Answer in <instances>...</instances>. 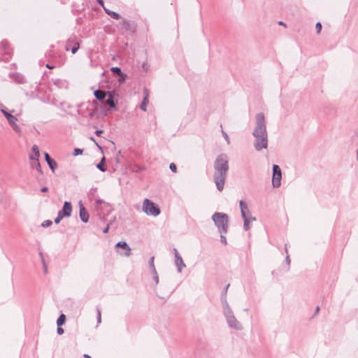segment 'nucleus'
I'll use <instances>...</instances> for the list:
<instances>
[{
	"label": "nucleus",
	"mask_w": 358,
	"mask_h": 358,
	"mask_svg": "<svg viewBox=\"0 0 358 358\" xmlns=\"http://www.w3.org/2000/svg\"><path fill=\"white\" fill-rule=\"evenodd\" d=\"M119 82L121 83H123L126 80V78H127V75L124 73H122V74H120L119 76Z\"/></svg>",
	"instance_id": "nucleus-35"
},
{
	"label": "nucleus",
	"mask_w": 358,
	"mask_h": 358,
	"mask_svg": "<svg viewBox=\"0 0 358 358\" xmlns=\"http://www.w3.org/2000/svg\"><path fill=\"white\" fill-rule=\"evenodd\" d=\"M84 357L85 358H91L90 356L89 355H87V354L84 355Z\"/></svg>",
	"instance_id": "nucleus-53"
},
{
	"label": "nucleus",
	"mask_w": 358,
	"mask_h": 358,
	"mask_svg": "<svg viewBox=\"0 0 358 358\" xmlns=\"http://www.w3.org/2000/svg\"><path fill=\"white\" fill-rule=\"evenodd\" d=\"M66 317L64 314H61L57 320V324L58 327H61L65 322Z\"/></svg>",
	"instance_id": "nucleus-23"
},
{
	"label": "nucleus",
	"mask_w": 358,
	"mask_h": 358,
	"mask_svg": "<svg viewBox=\"0 0 358 358\" xmlns=\"http://www.w3.org/2000/svg\"><path fill=\"white\" fill-rule=\"evenodd\" d=\"M229 287V284L227 285L221 294V302L222 303V298L224 297L227 299V292Z\"/></svg>",
	"instance_id": "nucleus-30"
},
{
	"label": "nucleus",
	"mask_w": 358,
	"mask_h": 358,
	"mask_svg": "<svg viewBox=\"0 0 358 358\" xmlns=\"http://www.w3.org/2000/svg\"><path fill=\"white\" fill-rule=\"evenodd\" d=\"M109 227L107 226L106 228L103 229V233L106 234L108 231Z\"/></svg>",
	"instance_id": "nucleus-47"
},
{
	"label": "nucleus",
	"mask_w": 358,
	"mask_h": 358,
	"mask_svg": "<svg viewBox=\"0 0 358 358\" xmlns=\"http://www.w3.org/2000/svg\"><path fill=\"white\" fill-rule=\"evenodd\" d=\"M214 181L217 190L221 192L224 189L229 171V162L227 155L221 154L217 156L214 162Z\"/></svg>",
	"instance_id": "nucleus-2"
},
{
	"label": "nucleus",
	"mask_w": 358,
	"mask_h": 358,
	"mask_svg": "<svg viewBox=\"0 0 358 358\" xmlns=\"http://www.w3.org/2000/svg\"><path fill=\"white\" fill-rule=\"evenodd\" d=\"M107 94H108V92H106L101 90H96L94 92V95L96 97V99L99 101H104Z\"/></svg>",
	"instance_id": "nucleus-16"
},
{
	"label": "nucleus",
	"mask_w": 358,
	"mask_h": 358,
	"mask_svg": "<svg viewBox=\"0 0 358 358\" xmlns=\"http://www.w3.org/2000/svg\"><path fill=\"white\" fill-rule=\"evenodd\" d=\"M173 252L175 255V264L178 268V271L181 272L182 268L185 267V264L183 262V260L178 253L177 249L173 248Z\"/></svg>",
	"instance_id": "nucleus-10"
},
{
	"label": "nucleus",
	"mask_w": 358,
	"mask_h": 358,
	"mask_svg": "<svg viewBox=\"0 0 358 358\" xmlns=\"http://www.w3.org/2000/svg\"><path fill=\"white\" fill-rule=\"evenodd\" d=\"M319 310H320V307L319 306H317L316 308H315V313H317L319 312Z\"/></svg>",
	"instance_id": "nucleus-50"
},
{
	"label": "nucleus",
	"mask_w": 358,
	"mask_h": 358,
	"mask_svg": "<svg viewBox=\"0 0 358 358\" xmlns=\"http://www.w3.org/2000/svg\"><path fill=\"white\" fill-rule=\"evenodd\" d=\"M149 266L152 270V273H155L156 268L154 264V257H152L149 260Z\"/></svg>",
	"instance_id": "nucleus-27"
},
{
	"label": "nucleus",
	"mask_w": 358,
	"mask_h": 358,
	"mask_svg": "<svg viewBox=\"0 0 358 358\" xmlns=\"http://www.w3.org/2000/svg\"><path fill=\"white\" fill-rule=\"evenodd\" d=\"M315 29H316V31H317V34L320 33V31L322 30V24L320 22L316 23Z\"/></svg>",
	"instance_id": "nucleus-36"
},
{
	"label": "nucleus",
	"mask_w": 358,
	"mask_h": 358,
	"mask_svg": "<svg viewBox=\"0 0 358 358\" xmlns=\"http://www.w3.org/2000/svg\"><path fill=\"white\" fill-rule=\"evenodd\" d=\"M52 222L51 220H47L42 222L41 226L44 228L48 227L52 225Z\"/></svg>",
	"instance_id": "nucleus-31"
},
{
	"label": "nucleus",
	"mask_w": 358,
	"mask_h": 358,
	"mask_svg": "<svg viewBox=\"0 0 358 358\" xmlns=\"http://www.w3.org/2000/svg\"><path fill=\"white\" fill-rule=\"evenodd\" d=\"M357 137H358V132H357Z\"/></svg>",
	"instance_id": "nucleus-56"
},
{
	"label": "nucleus",
	"mask_w": 358,
	"mask_h": 358,
	"mask_svg": "<svg viewBox=\"0 0 358 358\" xmlns=\"http://www.w3.org/2000/svg\"><path fill=\"white\" fill-rule=\"evenodd\" d=\"M116 248H121L123 250V252H119L117 250V252L124 257H129L131 255V248L128 245V244L125 241H120L115 245Z\"/></svg>",
	"instance_id": "nucleus-8"
},
{
	"label": "nucleus",
	"mask_w": 358,
	"mask_h": 358,
	"mask_svg": "<svg viewBox=\"0 0 358 358\" xmlns=\"http://www.w3.org/2000/svg\"><path fill=\"white\" fill-rule=\"evenodd\" d=\"M105 157H103L101 159V162L96 164V168L100 170L101 172H105L106 171V168L105 166Z\"/></svg>",
	"instance_id": "nucleus-21"
},
{
	"label": "nucleus",
	"mask_w": 358,
	"mask_h": 358,
	"mask_svg": "<svg viewBox=\"0 0 358 358\" xmlns=\"http://www.w3.org/2000/svg\"><path fill=\"white\" fill-rule=\"evenodd\" d=\"M169 168L174 173L176 172L177 171V166L174 163H171L169 165Z\"/></svg>",
	"instance_id": "nucleus-38"
},
{
	"label": "nucleus",
	"mask_w": 358,
	"mask_h": 358,
	"mask_svg": "<svg viewBox=\"0 0 358 358\" xmlns=\"http://www.w3.org/2000/svg\"><path fill=\"white\" fill-rule=\"evenodd\" d=\"M48 191V188L47 187H43L41 188V192H46Z\"/></svg>",
	"instance_id": "nucleus-45"
},
{
	"label": "nucleus",
	"mask_w": 358,
	"mask_h": 358,
	"mask_svg": "<svg viewBox=\"0 0 358 358\" xmlns=\"http://www.w3.org/2000/svg\"><path fill=\"white\" fill-rule=\"evenodd\" d=\"M46 67H47V68H48V69H53V68H54V66H53L50 65L49 64H46Z\"/></svg>",
	"instance_id": "nucleus-48"
},
{
	"label": "nucleus",
	"mask_w": 358,
	"mask_h": 358,
	"mask_svg": "<svg viewBox=\"0 0 358 358\" xmlns=\"http://www.w3.org/2000/svg\"><path fill=\"white\" fill-rule=\"evenodd\" d=\"M92 190L96 191V188H94V189H91V191H92Z\"/></svg>",
	"instance_id": "nucleus-55"
},
{
	"label": "nucleus",
	"mask_w": 358,
	"mask_h": 358,
	"mask_svg": "<svg viewBox=\"0 0 358 358\" xmlns=\"http://www.w3.org/2000/svg\"><path fill=\"white\" fill-rule=\"evenodd\" d=\"M90 139H91L92 141H94V138L93 137H91V138H90Z\"/></svg>",
	"instance_id": "nucleus-54"
},
{
	"label": "nucleus",
	"mask_w": 358,
	"mask_h": 358,
	"mask_svg": "<svg viewBox=\"0 0 358 358\" xmlns=\"http://www.w3.org/2000/svg\"><path fill=\"white\" fill-rule=\"evenodd\" d=\"M252 136L255 138L254 148L257 151L267 148L268 132L265 116L263 113H258L255 115V127L252 132Z\"/></svg>",
	"instance_id": "nucleus-1"
},
{
	"label": "nucleus",
	"mask_w": 358,
	"mask_h": 358,
	"mask_svg": "<svg viewBox=\"0 0 358 358\" xmlns=\"http://www.w3.org/2000/svg\"><path fill=\"white\" fill-rule=\"evenodd\" d=\"M220 128H221L222 134V136H223L224 138V139H225V141H227V143L228 145H229V144H230V139H229V137L228 134H227V132H225V131L223 130V129H222V124H220Z\"/></svg>",
	"instance_id": "nucleus-24"
},
{
	"label": "nucleus",
	"mask_w": 358,
	"mask_h": 358,
	"mask_svg": "<svg viewBox=\"0 0 358 358\" xmlns=\"http://www.w3.org/2000/svg\"><path fill=\"white\" fill-rule=\"evenodd\" d=\"M152 274H153L154 280L155 281L156 284H158L159 283V276L157 275V271H155V273H152Z\"/></svg>",
	"instance_id": "nucleus-39"
},
{
	"label": "nucleus",
	"mask_w": 358,
	"mask_h": 358,
	"mask_svg": "<svg viewBox=\"0 0 358 358\" xmlns=\"http://www.w3.org/2000/svg\"><path fill=\"white\" fill-rule=\"evenodd\" d=\"M122 26H123L124 27H125L127 29H128L129 28V24H129V22L127 20H125V19H124V20H122Z\"/></svg>",
	"instance_id": "nucleus-37"
},
{
	"label": "nucleus",
	"mask_w": 358,
	"mask_h": 358,
	"mask_svg": "<svg viewBox=\"0 0 358 358\" xmlns=\"http://www.w3.org/2000/svg\"><path fill=\"white\" fill-rule=\"evenodd\" d=\"M31 158H32V159H35V158H36V156H35L34 155H30V156H29V159H30V161H31Z\"/></svg>",
	"instance_id": "nucleus-51"
},
{
	"label": "nucleus",
	"mask_w": 358,
	"mask_h": 358,
	"mask_svg": "<svg viewBox=\"0 0 358 358\" xmlns=\"http://www.w3.org/2000/svg\"><path fill=\"white\" fill-rule=\"evenodd\" d=\"M278 24H279L280 25H283V26H285V27L286 26V24H285L283 22H282V21H280V22H278Z\"/></svg>",
	"instance_id": "nucleus-52"
},
{
	"label": "nucleus",
	"mask_w": 358,
	"mask_h": 358,
	"mask_svg": "<svg viewBox=\"0 0 358 358\" xmlns=\"http://www.w3.org/2000/svg\"><path fill=\"white\" fill-rule=\"evenodd\" d=\"M108 98L104 101V103L108 105L111 108L116 109V101L114 99V92H108Z\"/></svg>",
	"instance_id": "nucleus-12"
},
{
	"label": "nucleus",
	"mask_w": 358,
	"mask_h": 358,
	"mask_svg": "<svg viewBox=\"0 0 358 358\" xmlns=\"http://www.w3.org/2000/svg\"><path fill=\"white\" fill-rule=\"evenodd\" d=\"M103 201L102 200H101V199H98V200L96 201V203H97V204H99V205H101V203H103Z\"/></svg>",
	"instance_id": "nucleus-49"
},
{
	"label": "nucleus",
	"mask_w": 358,
	"mask_h": 358,
	"mask_svg": "<svg viewBox=\"0 0 358 358\" xmlns=\"http://www.w3.org/2000/svg\"><path fill=\"white\" fill-rule=\"evenodd\" d=\"M96 312H97V323L100 324L101 322V310L99 308H96Z\"/></svg>",
	"instance_id": "nucleus-33"
},
{
	"label": "nucleus",
	"mask_w": 358,
	"mask_h": 358,
	"mask_svg": "<svg viewBox=\"0 0 358 358\" xmlns=\"http://www.w3.org/2000/svg\"><path fill=\"white\" fill-rule=\"evenodd\" d=\"M225 234H220V241L222 243L226 245L227 244V241Z\"/></svg>",
	"instance_id": "nucleus-32"
},
{
	"label": "nucleus",
	"mask_w": 358,
	"mask_h": 358,
	"mask_svg": "<svg viewBox=\"0 0 358 358\" xmlns=\"http://www.w3.org/2000/svg\"><path fill=\"white\" fill-rule=\"evenodd\" d=\"M143 210L148 215L154 217L159 215L161 213L160 208L148 199H145L143 201Z\"/></svg>",
	"instance_id": "nucleus-4"
},
{
	"label": "nucleus",
	"mask_w": 358,
	"mask_h": 358,
	"mask_svg": "<svg viewBox=\"0 0 358 358\" xmlns=\"http://www.w3.org/2000/svg\"><path fill=\"white\" fill-rule=\"evenodd\" d=\"M243 219V229L247 231L249 229V223L250 220H255V218L253 217H250V218H248L247 215H245V217H242Z\"/></svg>",
	"instance_id": "nucleus-19"
},
{
	"label": "nucleus",
	"mask_w": 358,
	"mask_h": 358,
	"mask_svg": "<svg viewBox=\"0 0 358 358\" xmlns=\"http://www.w3.org/2000/svg\"><path fill=\"white\" fill-rule=\"evenodd\" d=\"M79 215L80 217V220L86 223L89 220V213L87 212L85 207L83 206L81 202H80V210H79Z\"/></svg>",
	"instance_id": "nucleus-14"
},
{
	"label": "nucleus",
	"mask_w": 358,
	"mask_h": 358,
	"mask_svg": "<svg viewBox=\"0 0 358 358\" xmlns=\"http://www.w3.org/2000/svg\"><path fill=\"white\" fill-rule=\"evenodd\" d=\"M58 217H59L61 220H62L64 217H65L66 216L62 214V213L59 210L58 212V214H57V216Z\"/></svg>",
	"instance_id": "nucleus-41"
},
{
	"label": "nucleus",
	"mask_w": 358,
	"mask_h": 358,
	"mask_svg": "<svg viewBox=\"0 0 358 358\" xmlns=\"http://www.w3.org/2000/svg\"><path fill=\"white\" fill-rule=\"evenodd\" d=\"M42 262H43V269H44V272L45 273H47V266L45 265V262H44V259L43 258H42Z\"/></svg>",
	"instance_id": "nucleus-43"
},
{
	"label": "nucleus",
	"mask_w": 358,
	"mask_h": 358,
	"mask_svg": "<svg viewBox=\"0 0 358 358\" xmlns=\"http://www.w3.org/2000/svg\"><path fill=\"white\" fill-rule=\"evenodd\" d=\"M239 206L241 208V216L245 217V215H246L245 210H248V206L243 200L240 201Z\"/></svg>",
	"instance_id": "nucleus-20"
},
{
	"label": "nucleus",
	"mask_w": 358,
	"mask_h": 358,
	"mask_svg": "<svg viewBox=\"0 0 358 358\" xmlns=\"http://www.w3.org/2000/svg\"><path fill=\"white\" fill-rule=\"evenodd\" d=\"M285 251L287 254V256H286V258H285V262L286 264H287L288 267L289 266V264H290V259H289V256L288 255V250H287V244L285 245Z\"/></svg>",
	"instance_id": "nucleus-29"
},
{
	"label": "nucleus",
	"mask_w": 358,
	"mask_h": 358,
	"mask_svg": "<svg viewBox=\"0 0 358 358\" xmlns=\"http://www.w3.org/2000/svg\"><path fill=\"white\" fill-rule=\"evenodd\" d=\"M63 215L66 217H70L72 212V206L71 202L65 201L64 203L62 209L60 210Z\"/></svg>",
	"instance_id": "nucleus-15"
},
{
	"label": "nucleus",
	"mask_w": 358,
	"mask_h": 358,
	"mask_svg": "<svg viewBox=\"0 0 358 358\" xmlns=\"http://www.w3.org/2000/svg\"><path fill=\"white\" fill-rule=\"evenodd\" d=\"M83 152V149L75 148L74 150H73V155L74 156H77L78 155H82Z\"/></svg>",
	"instance_id": "nucleus-34"
},
{
	"label": "nucleus",
	"mask_w": 358,
	"mask_h": 358,
	"mask_svg": "<svg viewBox=\"0 0 358 358\" xmlns=\"http://www.w3.org/2000/svg\"><path fill=\"white\" fill-rule=\"evenodd\" d=\"M44 156H45V159L47 164H48L50 169L54 173L55 169L57 168V162L50 157L48 153L45 152Z\"/></svg>",
	"instance_id": "nucleus-13"
},
{
	"label": "nucleus",
	"mask_w": 358,
	"mask_h": 358,
	"mask_svg": "<svg viewBox=\"0 0 358 358\" xmlns=\"http://www.w3.org/2000/svg\"><path fill=\"white\" fill-rule=\"evenodd\" d=\"M222 305L223 308V314L226 319L232 315H234L233 310L230 308L227 299L224 297L222 298Z\"/></svg>",
	"instance_id": "nucleus-11"
},
{
	"label": "nucleus",
	"mask_w": 358,
	"mask_h": 358,
	"mask_svg": "<svg viewBox=\"0 0 358 358\" xmlns=\"http://www.w3.org/2000/svg\"><path fill=\"white\" fill-rule=\"evenodd\" d=\"M103 10L106 14L113 19L119 20L121 18L120 15L115 11L110 10L106 8H103Z\"/></svg>",
	"instance_id": "nucleus-18"
},
{
	"label": "nucleus",
	"mask_w": 358,
	"mask_h": 358,
	"mask_svg": "<svg viewBox=\"0 0 358 358\" xmlns=\"http://www.w3.org/2000/svg\"><path fill=\"white\" fill-rule=\"evenodd\" d=\"M103 132V130L99 129V130H96V131H95V134H96V135L99 136V135H100L101 134H102Z\"/></svg>",
	"instance_id": "nucleus-44"
},
{
	"label": "nucleus",
	"mask_w": 358,
	"mask_h": 358,
	"mask_svg": "<svg viewBox=\"0 0 358 358\" xmlns=\"http://www.w3.org/2000/svg\"><path fill=\"white\" fill-rule=\"evenodd\" d=\"M61 220H61L59 217H57L55 219V224H59V223L60 222V221H61Z\"/></svg>",
	"instance_id": "nucleus-46"
},
{
	"label": "nucleus",
	"mask_w": 358,
	"mask_h": 358,
	"mask_svg": "<svg viewBox=\"0 0 358 358\" xmlns=\"http://www.w3.org/2000/svg\"><path fill=\"white\" fill-rule=\"evenodd\" d=\"M226 320L229 327L236 330H241L243 329L241 324L236 320L235 315L228 317Z\"/></svg>",
	"instance_id": "nucleus-9"
},
{
	"label": "nucleus",
	"mask_w": 358,
	"mask_h": 358,
	"mask_svg": "<svg viewBox=\"0 0 358 358\" xmlns=\"http://www.w3.org/2000/svg\"><path fill=\"white\" fill-rule=\"evenodd\" d=\"M32 152H34V155L36 156V159H38L39 156H40V152H39V149L38 148L37 145H34L32 146Z\"/></svg>",
	"instance_id": "nucleus-25"
},
{
	"label": "nucleus",
	"mask_w": 358,
	"mask_h": 358,
	"mask_svg": "<svg viewBox=\"0 0 358 358\" xmlns=\"http://www.w3.org/2000/svg\"><path fill=\"white\" fill-rule=\"evenodd\" d=\"M79 43L76 41V36H72L66 42L65 49L66 51L71 50L72 54H75L79 49Z\"/></svg>",
	"instance_id": "nucleus-7"
},
{
	"label": "nucleus",
	"mask_w": 358,
	"mask_h": 358,
	"mask_svg": "<svg viewBox=\"0 0 358 358\" xmlns=\"http://www.w3.org/2000/svg\"><path fill=\"white\" fill-rule=\"evenodd\" d=\"M148 103V94H146L143 98V100L140 106V108L143 110V111H146V106H147V104Z\"/></svg>",
	"instance_id": "nucleus-22"
},
{
	"label": "nucleus",
	"mask_w": 358,
	"mask_h": 358,
	"mask_svg": "<svg viewBox=\"0 0 358 358\" xmlns=\"http://www.w3.org/2000/svg\"><path fill=\"white\" fill-rule=\"evenodd\" d=\"M57 334H58L59 335H62V334H64V329H63L62 327H57Z\"/></svg>",
	"instance_id": "nucleus-40"
},
{
	"label": "nucleus",
	"mask_w": 358,
	"mask_h": 358,
	"mask_svg": "<svg viewBox=\"0 0 358 358\" xmlns=\"http://www.w3.org/2000/svg\"><path fill=\"white\" fill-rule=\"evenodd\" d=\"M1 112L3 114L5 117L7 119L9 124L13 128V129L17 134H21L22 130L19 125L16 124V122L17 120V117L14 115H13L11 113L8 112L3 108L1 109Z\"/></svg>",
	"instance_id": "nucleus-5"
},
{
	"label": "nucleus",
	"mask_w": 358,
	"mask_h": 358,
	"mask_svg": "<svg viewBox=\"0 0 358 358\" xmlns=\"http://www.w3.org/2000/svg\"><path fill=\"white\" fill-rule=\"evenodd\" d=\"M30 166L32 169H35L38 172L42 173V169L39 162V159H36V157L35 159L31 158Z\"/></svg>",
	"instance_id": "nucleus-17"
},
{
	"label": "nucleus",
	"mask_w": 358,
	"mask_h": 358,
	"mask_svg": "<svg viewBox=\"0 0 358 358\" xmlns=\"http://www.w3.org/2000/svg\"><path fill=\"white\" fill-rule=\"evenodd\" d=\"M52 80L53 84L59 87H62L64 84L63 80L59 78L52 79Z\"/></svg>",
	"instance_id": "nucleus-26"
},
{
	"label": "nucleus",
	"mask_w": 358,
	"mask_h": 358,
	"mask_svg": "<svg viewBox=\"0 0 358 358\" xmlns=\"http://www.w3.org/2000/svg\"><path fill=\"white\" fill-rule=\"evenodd\" d=\"M97 3L103 8H106L104 6V2L103 0H96Z\"/></svg>",
	"instance_id": "nucleus-42"
},
{
	"label": "nucleus",
	"mask_w": 358,
	"mask_h": 358,
	"mask_svg": "<svg viewBox=\"0 0 358 358\" xmlns=\"http://www.w3.org/2000/svg\"><path fill=\"white\" fill-rule=\"evenodd\" d=\"M212 220L217 227L220 234H227L229 227V216L224 213H215Z\"/></svg>",
	"instance_id": "nucleus-3"
},
{
	"label": "nucleus",
	"mask_w": 358,
	"mask_h": 358,
	"mask_svg": "<svg viewBox=\"0 0 358 358\" xmlns=\"http://www.w3.org/2000/svg\"><path fill=\"white\" fill-rule=\"evenodd\" d=\"M272 185L273 187H279L281 185L282 171L280 167L277 164H273L272 167Z\"/></svg>",
	"instance_id": "nucleus-6"
},
{
	"label": "nucleus",
	"mask_w": 358,
	"mask_h": 358,
	"mask_svg": "<svg viewBox=\"0 0 358 358\" xmlns=\"http://www.w3.org/2000/svg\"><path fill=\"white\" fill-rule=\"evenodd\" d=\"M110 71L114 73V74H116L117 76H120V74H122V71H121V69L117 67V66H115V67H112L110 69Z\"/></svg>",
	"instance_id": "nucleus-28"
}]
</instances>
